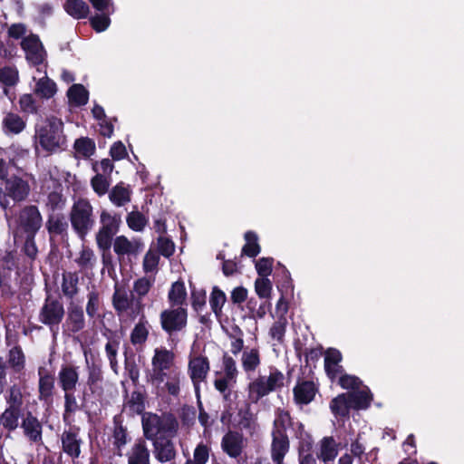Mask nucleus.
<instances>
[{"mask_svg": "<svg viewBox=\"0 0 464 464\" xmlns=\"http://www.w3.org/2000/svg\"><path fill=\"white\" fill-rule=\"evenodd\" d=\"M152 282L146 276L140 277L133 283V293L129 294L124 286L118 284L114 286L111 297L112 307L119 317L127 316L134 321L144 312L142 298L150 292Z\"/></svg>", "mask_w": 464, "mask_h": 464, "instance_id": "nucleus-1", "label": "nucleus"}, {"mask_svg": "<svg viewBox=\"0 0 464 464\" xmlns=\"http://www.w3.org/2000/svg\"><path fill=\"white\" fill-rule=\"evenodd\" d=\"M295 427L301 432L304 428L302 422H295L288 411L277 408L271 430L270 456L274 464H285V457L290 450L287 429H295Z\"/></svg>", "mask_w": 464, "mask_h": 464, "instance_id": "nucleus-2", "label": "nucleus"}, {"mask_svg": "<svg viewBox=\"0 0 464 464\" xmlns=\"http://www.w3.org/2000/svg\"><path fill=\"white\" fill-rule=\"evenodd\" d=\"M35 137L42 149L48 153L63 150L66 143L63 122L54 116L48 118L45 124L36 130Z\"/></svg>", "mask_w": 464, "mask_h": 464, "instance_id": "nucleus-3", "label": "nucleus"}, {"mask_svg": "<svg viewBox=\"0 0 464 464\" xmlns=\"http://www.w3.org/2000/svg\"><path fill=\"white\" fill-rule=\"evenodd\" d=\"M69 219L74 233L84 242L95 226L92 204L85 198L76 200L71 208Z\"/></svg>", "mask_w": 464, "mask_h": 464, "instance_id": "nucleus-4", "label": "nucleus"}, {"mask_svg": "<svg viewBox=\"0 0 464 464\" xmlns=\"http://www.w3.org/2000/svg\"><path fill=\"white\" fill-rule=\"evenodd\" d=\"M64 315L65 310L63 302L59 298L48 295L39 311L38 319L55 335Z\"/></svg>", "mask_w": 464, "mask_h": 464, "instance_id": "nucleus-5", "label": "nucleus"}, {"mask_svg": "<svg viewBox=\"0 0 464 464\" xmlns=\"http://www.w3.org/2000/svg\"><path fill=\"white\" fill-rule=\"evenodd\" d=\"M162 330L169 335L183 331L188 324V310L186 307H171L163 310L160 314Z\"/></svg>", "mask_w": 464, "mask_h": 464, "instance_id": "nucleus-6", "label": "nucleus"}, {"mask_svg": "<svg viewBox=\"0 0 464 464\" xmlns=\"http://www.w3.org/2000/svg\"><path fill=\"white\" fill-rule=\"evenodd\" d=\"M24 437L31 443L35 445H42L44 425L38 417L31 411L27 410L24 412L23 419L20 421V426Z\"/></svg>", "mask_w": 464, "mask_h": 464, "instance_id": "nucleus-7", "label": "nucleus"}, {"mask_svg": "<svg viewBox=\"0 0 464 464\" xmlns=\"http://www.w3.org/2000/svg\"><path fill=\"white\" fill-rule=\"evenodd\" d=\"M62 450L71 459L80 458L83 440L81 436L80 427L71 425L69 429L64 430L61 434Z\"/></svg>", "mask_w": 464, "mask_h": 464, "instance_id": "nucleus-8", "label": "nucleus"}, {"mask_svg": "<svg viewBox=\"0 0 464 464\" xmlns=\"http://www.w3.org/2000/svg\"><path fill=\"white\" fill-rule=\"evenodd\" d=\"M112 446L116 454L121 456L122 449L131 440V437L126 425L122 411L112 418L111 429Z\"/></svg>", "mask_w": 464, "mask_h": 464, "instance_id": "nucleus-9", "label": "nucleus"}, {"mask_svg": "<svg viewBox=\"0 0 464 464\" xmlns=\"http://www.w3.org/2000/svg\"><path fill=\"white\" fill-rule=\"evenodd\" d=\"M68 222L63 213H49L45 223V228L49 234L50 242L57 238L65 240L68 238Z\"/></svg>", "mask_w": 464, "mask_h": 464, "instance_id": "nucleus-10", "label": "nucleus"}, {"mask_svg": "<svg viewBox=\"0 0 464 464\" xmlns=\"http://www.w3.org/2000/svg\"><path fill=\"white\" fill-rule=\"evenodd\" d=\"M38 399L40 401L50 406L53 402L55 392L54 375L44 368L38 370Z\"/></svg>", "mask_w": 464, "mask_h": 464, "instance_id": "nucleus-11", "label": "nucleus"}, {"mask_svg": "<svg viewBox=\"0 0 464 464\" xmlns=\"http://www.w3.org/2000/svg\"><path fill=\"white\" fill-rule=\"evenodd\" d=\"M209 370L210 363L207 356L199 354L189 359L188 371L194 387L200 386V382L207 379Z\"/></svg>", "mask_w": 464, "mask_h": 464, "instance_id": "nucleus-12", "label": "nucleus"}, {"mask_svg": "<svg viewBox=\"0 0 464 464\" xmlns=\"http://www.w3.org/2000/svg\"><path fill=\"white\" fill-rule=\"evenodd\" d=\"M21 226L26 235L36 236L42 227L43 218L34 205L25 207L20 215Z\"/></svg>", "mask_w": 464, "mask_h": 464, "instance_id": "nucleus-13", "label": "nucleus"}, {"mask_svg": "<svg viewBox=\"0 0 464 464\" xmlns=\"http://www.w3.org/2000/svg\"><path fill=\"white\" fill-rule=\"evenodd\" d=\"M21 48L25 52L26 59L34 65L44 63V46L37 34H31L23 38Z\"/></svg>", "mask_w": 464, "mask_h": 464, "instance_id": "nucleus-14", "label": "nucleus"}, {"mask_svg": "<svg viewBox=\"0 0 464 464\" xmlns=\"http://www.w3.org/2000/svg\"><path fill=\"white\" fill-rule=\"evenodd\" d=\"M5 189L14 202H21L27 198L30 193V185L26 179L13 174L5 182Z\"/></svg>", "mask_w": 464, "mask_h": 464, "instance_id": "nucleus-15", "label": "nucleus"}, {"mask_svg": "<svg viewBox=\"0 0 464 464\" xmlns=\"http://www.w3.org/2000/svg\"><path fill=\"white\" fill-rule=\"evenodd\" d=\"M151 441L154 457L159 462L166 463L175 459L177 450L171 439L165 435H160L158 439Z\"/></svg>", "mask_w": 464, "mask_h": 464, "instance_id": "nucleus-16", "label": "nucleus"}, {"mask_svg": "<svg viewBox=\"0 0 464 464\" xmlns=\"http://www.w3.org/2000/svg\"><path fill=\"white\" fill-rule=\"evenodd\" d=\"M222 450L230 458H238L244 449V436L235 430H228L221 440Z\"/></svg>", "mask_w": 464, "mask_h": 464, "instance_id": "nucleus-17", "label": "nucleus"}, {"mask_svg": "<svg viewBox=\"0 0 464 464\" xmlns=\"http://www.w3.org/2000/svg\"><path fill=\"white\" fill-rule=\"evenodd\" d=\"M342 360L343 355L336 348H328L324 353V371L332 382L344 372L343 367L340 364Z\"/></svg>", "mask_w": 464, "mask_h": 464, "instance_id": "nucleus-18", "label": "nucleus"}, {"mask_svg": "<svg viewBox=\"0 0 464 464\" xmlns=\"http://www.w3.org/2000/svg\"><path fill=\"white\" fill-rule=\"evenodd\" d=\"M85 318L83 309L79 304H72L68 307L67 315L63 327L70 334H78L85 328Z\"/></svg>", "mask_w": 464, "mask_h": 464, "instance_id": "nucleus-19", "label": "nucleus"}, {"mask_svg": "<svg viewBox=\"0 0 464 464\" xmlns=\"http://www.w3.org/2000/svg\"><path fill=\"white\" fill-rule=\"evenodd\" d=\"M318 388L313 381H301L293 389L296 404L307 405L314 400Z\"/></svg>", "mask_w": 464, "mask_h": 464, "instance_id": "nucleus-20", "label": "nucleus"}, {"mask_svg": "<svg viewBox=\"0 0 464 464\" xmlns=\"http://www.w3.org/2000/svg\"><path fill=\"white\" fill-rule=\"evenodd\" d=\"M146 393L140 390H135L128 397V392L125 394V401L123 404V410H128L130 416L143 415L146 408Z\"/></svg>", "mask_w": 464, "mask_h": 464, "instance_id": "nucleus-21", "label": "nucleus"}, {"mask_svg": "<svg viewBox=\"0 0 464 464\" xmlns=\"http://www.w3.org/2000/svg\"><path fill=\"white\" fill-rule=\"evenodd\" d=\"M79 382L78 368L72 364L62 365L58 372V384L63 391H75Z\"/></svg>", "mask_w": 464, "mask_h": 464, "instance_id": "nucleus-22", "label": "nucleus"}, {"mask_svg": "<svg viewBox=\"0 0 464 464\" xmlns=\"http://www.w3.org/2000/svg\"><path fill=\"white\" fill-rule=\"evenodd\" d=\"M143 436L149 440L158 439L161 433V417L153 412L141 415Z\"/></svg>", "mask_w": 464, "mask_h": 464, "instance_id": "nucleus-23", "label": "nucleus"}, {"mask_svg": "<svg viewBox=\"0 0 464 464\" xmlns=\"http://www.w3.org/2000/svg\"><path fill=\"white\" fill-rule=\"evenodd\" d=\"M128 464H150V455L144 439L136 440L128 454Z\"/></svg>", "mask_w": 464, "mask_h": 464, "instance_id": "nucleus-24", "label": "nucleus"}, {"mask_svg": "<svg viewBox=\"0 0 464 464\" xmlns=\"http://www.w3.org/2000/svg\"><path fill=\"white\" fill-rule=\"evenodd\" d=\"M350 401L353 410H367L373 401V395L369 387L364 386L362 389H357L348 392Z\"/></svg>", "mask_w": 464, "mask_h": 464, "instance_id": "nucleus-25", "label": "nucleus"}, {"mask_svg": "<svg viewBox=\"0 0 464 464\" xmlns=\"http://www.w3.org/2000/svg\"><path fill=\"white\" fill-rule=\"evenodd\" d=\"M24 412H25L24 409L6 407L0 414L4 429L8 432L14 431L20 426L19 420H22Z\"/></svg>", "mask_w": 464, "mask_h": 464, "instance_id": "nucleus-26", "label": "nucleus"}, {"mask_svg": "<svg viewBox=\"0 0 464 464\" xmlns=\"http://www.w3.org/2000/svg\"><path fill=\"white\" fill-rule=\"evenodd\" d=\"M175 354L172 351H169L164 347L156 348L154 351V356L151 360L153 369L161 371H168L173 365Z\"/></svg>", "mask_w": 464, "mask_h": 464, "instance_id": "nucleus-27", "label": "nucleus"}, {"mask_svg": "<svg viewBox=\"0 0 464 464\" xmlns=\"http://www.w3.org/2000/svg\"><path fill=\"white\" fill-rule=\"evenodd\" d=\"M294 347L298 358H301L302 355L304 356L306 367H309L310 369L315 368V363L323 355V347L321 345L315 348H305L304 350L301 342L297 341L295 342Z\"/></svg>", "mask_w": 464, "mask_h": 464, "instance_id": "nucleus-28", "label": "nucleus"}, {"mask_svg": "<svg viewBox=\"0 0 464 464\" xmlns=\"http://www.w3.org/2000/svg\"><path fill=\"white\" fill-rule=\"evenodd\" d=\"M168 299L170 307H184L187 304V290L183 281L178 280L171 285Z\"/></svg>", "mask_w": 464, "mask_h": 464, "instance_id": "nucleus-29", "label": "nucleus"}, {"mask_svg": "<svg viewBox=\"0 0 464 464\" xmlns=\"http://www.w3.org/2000/svg\"><path fill=\"white\" fill-rule=\"evenodd\" d=\"M123 354L125 372L130 379L132 384L137 386L140 379V368L136 362V355L126 344L124 345Z\"/></svg>", "mask_w": 464, "mask_h": 464, "instance_id": "nucleus-30", "label": "nucleus"}, {"mask_svg": "<svg viewBox=\"0 0 464 464\" xmlns=\"http://www.w3.org/2000/svg\"><path fill=\"white\" fill-rule=\"evenodd\" d=\"M330 409L335 417L349 418L350 410L353 409L347 393H341L330 401Z\"/></svg>", "mask_w": 464, "mask_h": 464, "instance_id": "nucleus-31", "label": "nucleus"}, {"mask_svg": "<svg viewBox=\"0 0 464 464\" xmlns=\"http://www.w3.org/2000/svg\"><path fill=\"white\" fill-rule=\"evenodd\" d=\"M272 392L266 382V376H259L248 385V396L252 402L257 403L263 397Z\"/></svg>", "mask_w": 464, "mask_h": 464, "instance_id": "nucleus-32", "label": "nucleus"}, {"mask_svg": "<svg viewBox=\"0 0 464 464\" xmlns=\"http://www.w3.org/2000/svg\"><path fill=\"white\" fill-rule=\"evenodd\" d=\"M140 318L139 323L135 324L130 335V343L134 346H142L147 342L149 337V329L146 326L148 322L145 318L144 312L142 314H140Z\"/></svg>", "mask_w": 464, "mask_h": 464, "instance_id": "nucleus-33", "label": "nucleus"}, {"mask_svg": "<svg viewBox=\"0 0 464 464\" xmlns=\"http://www.w3.org/2000/svg\"><path fill=\"white\" fill-rule=\"evenodd\" d=\"M63 8L70 16L77 20L86 18L90 13L89 5L83 0H66Z\"/></svg>", "mask_w": 464, "mask_h": 464, "instance_id": "nucleus-34", "label": "nucleus"}, {"mask_svg": "<svg viewBox=\"0 0 464 464\" xmlns=\"http://www.w3.org/2000/svg\"><path fill=\"white\" fill-rule=\"evenodd\" d=\"M67 97L72 105L80 107L88 102L89 92L82 84L74 83L68 89Z\"/></svg>", "mask_w": 464, "mask_h": 464, "instance_id": "nucleus-35", "label": "nucleus"}, {"mask_svg": "<svg viewBox=\"0 0 464 464\" xmlns=\"http://www.w3.org/2000/svg\"><path fill=\"white\" fill-rule=\"evenodd\" d=\"M338 454L337 444L334 437H324L321 440L318 458L324 463L333 461Z\"/></svg>", "mask_w": 464, "mask_h": 464, "instance_id": "nucleus-36", "label": "nucleus"}, {"mask_svg": "<svg viewBox=\"0 0 464 464\" xmlns=\"http://www.w3.org/2000/svg\"><path fill=\"white\" fill-rule=\"evenodd\" d=\"M2 126L6 133L19 134L24 130L26 123L18 114L8 112L3 119Z\"/></svg>", "mask_w": 464, "mask_h": 464, "instance_id": "nucleus-37", "label": "nucleus"}, {"mask_svg": "<svg viewBox=\"0 0 464 464\" xmlns=\"http://www.w3.org/2000/svg\"><path fill=\"white\" fill-rule=\"evenodd\" d=\"M79 276L77 272H64L63 274L62 291L70 299L78 294Z\"/></svg>", "mask_w": 464, "mask_h": 464, "instance_id": "nucleus-38", "label": "nucleus"}, {"mask_svg": "<svg viewBox=\"0 0 464 464\" xmlns=\"http://www.w3.org/2000/svg\"><path fill=\"white\" fill-rule=\"evenodd\" d=\"M244 238L246 244L243 246L241 250V256L248 257H256L261 251V246L258 244V236L255 231L248 230L245 233Z\"/></svg>", "mask_w": 464, "mask_h": 464, "instance_id": "nucleus-39", "label": "nucleus"}, {"mask_svg": "<svg viewBox=\"0 0 464 464\" xmlns=\"http://www.w3.org/2000/svg\"><path fill=\"white\" fill-rule=\"evenodd\" d=\"M7 363L16 373H20L25 367V356L20 345H14L8 352Z\"/></svg>", "mask_w": 464, "mask_h": 464, "instance_id": "nucleus-40", "label": "nucleus"}, {"mask_svg": "<svg viewBox=\"0 0 464 464\" xmlns=\"http://www.w3.org/2000/svg\"><path fill=\"white\" fill-rule=\"evenodd\" d=\"M226 302L227 295L224 291L217 285L213 286L209 296V304L212 312L218 319H219L223 314L222 308Z\"/></svg>", "mask_w": 464, "mask_h": 464, "instance_id": "nucleus-41", "label": "nucleus"}, {"mask_svg": "<svg viewBox=\"0 0 464 464\" xmlns=\"http://www.w3.org/2000/svg\"><path fill=\"white\" fill-rule=\"evenodd\" d=\"M131 191L123 183L115 185L109 193L110 200L117 207L124 206L130 201Z\"/></svg>", "mask_w": 464, "mask_h": 464, "instance_id": "nucleus-42", "label": "nucleus"}, {"mask_svg": "<svg viewBox=\"0 0 464 464\" xmlns=\"http://www.w3.org/2000/svg\"><path fill=\"white\" fill-rule=\"evenodd\" d=\"M260 353L256 348L244 351L242 354V366L246 372H255L260 365Z\"/></svg>", "mask_w": 464, "mask_h": 464, "instance_id": "nucleus-43", "label": "nucleus"}, {"mask_svg": "<svg viewBox=\"0 0 464 464\" xmlns=\"http://www.w3.org/2000/svg\"><path fill=\"white\" fill-rule=\"evenodd\" d=\"M64 392V411L63 413V420L64 422H71V417L80 410L74 391H63Z\"/></svg>", "mask_w": 464, "mask_h": 464, "instance_id": "nucleus-44", "label": "nucleus"}, {"mask_svg": "<svg viewBox=\"0 0 464 464\" xmlns=\"http://www.w3.org/2000/svg\"><path fill=\"white\" fill-rule=\"evenodd\" d=\"M35 93L44 99H50L57 92L56 83L48 77L40 79L35 85Z\"/></svg>", "mask_w": 464, "mask_h": 464, "instance_id": "nucleus-45", "label": "nucleus"}, {"mask_svg": "<svg viewBox=\"0 0 464 464\" xmlns=\"http://www.w3.org/2000/svg\"><path fill=\"white\" fill-rule=\"evenodd\" d=\"M76 153L83 158H89L94 154L96 147L93 140L88 137L76 139L73 144Z\"/></svg>", "mask_w": 464, "mask_h": 464, "instance_id": "nucleus-46", "label": "nucleus"}, {"mask_svg": "<svg viewBox=\"0 0 464 464\" xmlns=\"http://www.w3.org/2000/svg\"><path fill=\"white\" fill-rule=\"evenodd\" d=\"M101 229H103L107 232L112 233L116 235L119 231V227L121 222V217L119 215H111L109 212L103 210L101 213Z\"/></svg>", "mask_w": 464, "mask_h": 464, "instance_id": "nucleus-47", "label": "nucleus"}, {"mask_svg": "<svg viewBox=\"0 0 464 464\" xmlns=\"http://www.w3.org/2000/svg\"><path fill=\"white\" fill-rule=\"evenodd\" d=\"M113 250L119 257L136 253V247L125 236L116 237Z\"/></svg>", "mask_w": 464, "mask_h": 464, "instance_id": "nucleus-48", "label": "nucleus"}, {"mask_svg": "<svg viewBox=\"0 0 464 464\" xmlns=\"http://www.w3.org/2000/svg\"><path fill=\"white\" fill-rule=\"evenodd\" d=\"M179 418L181 425L188 429L194 426L197 418V411L194 406L184 404L179 411Z\"/></svg>", "mask_w": 464, "mask_h": 464, "instance_id": "nucleus-49", "label": "nucleus"}, {"mask_svg": "<svg viewBox=\"0 0 464 464\" xmlns=\"http://www.w3.org/2000/svg\"><path fill=\"white\" fill-rule=\"evenodd\" d=\"M87 304H86V313L87 315L91 318L99 317L98 312L101 305L100 294L96 289H92L89 291L87 294Z\"/></svg>", "mask_w": 464, "mask_h": 464, "instance_id": "nucleus-50", "label": "nucleus"}, {"mask_svg": "<svg viewBox=\"0 0 464 464\" xmlns=\"http://www.w3.org/2000/svg\"><path fill=\"white\" fill-rule=\"evenodd\" d=\"M126 221L131 230L140 232L146 227L148 218L140 211H132L128 214Z\"/></svg>", "mask_w": 464, "mask_h": 464, "instance_id": "nucleus-51", "label": "nucleus"}, {"mask_svg": "<svg viewBox=\"0 0 464 464\" xmlns=\"http://www.w3.org/2000/svg\"><path fill=\"white\" fill-rule=\"evenodd\" d=\"M19 81L18 71L15 67L4 66L0 69V82L5 86H14Z\"/></svg>", "mask_w": 464, "mask_h": 464, "instance_id": "nucleus-52", "label": "nucleus"}, {"mask_svg": "<svg viewBox=\"0 0 464 464\" xmlns=\"http://www.w3.org/2000/svg\"><path fill=\"white\" fill-rule=\"evenodd\" d=\"M209 458L208 447L200 442L197 445L193 453V459H187L185 464H206Z\"/></svg>", "mask_w": 464, "mask_h": 464, "instance_id": "nucleus-53", "label": "nucleus"}, {"mask_svg": "<svg viewBox=\"0 0 464 464\" xmlns=\"http://www.w3.org/2000/svg\"><path fill=\"white\" fill-rule=\"evenodd\" d=\"M65 201L66 199L61 193L52 191L47 196L46 207L52 213H54L56 210H62L64 208Z\"/></svg>", "mask_w": 464, "mask_h": 464, "instance_id": "nucleus-54", "label": "nucleus"}, {"mask_svg": "<svg viewBox=\"0 0 464 464\" xmlns=\"http://www.w3.org/2000/svg\"><path fill=\"white\" fill-rule=\"evenodd\" d=\"M6 403L7 407L23 409V394L20 387L16 384H14L9 388V393L6 397Z\"/></svg>", "mask_w": 464, "mask_h": 464, "instance_id": "nucleus-55", "label": "nucleus"}, {"mask_svg": "<svg viewBox=\"0 0 464 464\" xmlns=\"http://www.w3.org/2000/svg\"><path fill=\"white\" fill-rule=\"evenodd\" d=\"M255 291L260 298H269L272 283L267 277H258L255 281Z\"/></svg>", "mask_w": 464, "mask_h": 464, "instance_id": "nucleus-56", "label": "nucleus"}, {"mask_svg": "<svg viewBox=\"0 0 464 464\" xmlns=\"http://www.w3.org/2000/svg\"><path fill=\"white\" fill-rule=\"evenodd\" d=\"M284 374L276 368H273L270 371L269 376L266 377V382L271 392H275L284 386Z\"/></svg>", "mask_w": 464, "mask_h": 464, "instance_id": "nucleus-57", "label": "nucleus"}, {"mask_svg": "<svg viewBox=\"0 0 464 464\" xmlns=\"http://www.w3.org/2000/svg\"><path fill=\"white\" fill-rule=\"evenodd\" d=\"M90 24L92 29L97 33L105 31L110 24L111 19L104 12L100 14H95L90 18Z\"/></svg>", "mask_w": 464, "mask_h": 464, "instance_id": "nucleus-58", "label": "nucleus"}, {"mask_svg": "<svg viewBox=\"0 0 464 464\" xmlns=\"http://www.w3.org/2000/svg\"><path fill=\"white\" fill-rule=\"evenodd\" d=\"M274 265L273 257H261L256 262V270L260 277H267L272 274Z\"/></svg>", "mask_w": 464, "mask_h": 464, "instance_id": "nucleus-59", "label": "nucleus"}, {"mask_svg": "<svg viewBox=\"0 0 464 464\" xmlns=\"http://www.w3.org/2000/svg\"><path fill=\"white\" fill-rule=\"evenodd\" d=\"M92 189L99 196H103L108 192L110 182L102 174L97 173L91 180Z\"/></svg>", "mask_w": 464, "mask_h": 464, "instance_id": "nucleus-60", "label": "nucleus"}, {"mask_svg": "<svg viewBox=\"0 0 464 464\" xmlns=\"http://www.w3.org/2000/svg\"><path fill=\"white\" fill-rule=\"evenodd\" d=\"M338 377H339L338 384L343 389H345V390L352 389V390L355 391V390L359 389L360 386L362 385V381L358 377H356L354 375H350V374L344 373V372L342 374H340Z\"/></svg>", "mask_w": 464, "mask_h": 464, "instance_id": "nucleus-61", "label": "nucleus"}, {"mask_svg": "<svg viewBox=\"0 0 464 464\" xmlns=\"http://www.w3.org/2000/svg\"><path fill=\"white\" fill-rule=\"evenodd\" d=\"M286 330V319L285 317L279 318L276 321L269 331L271 337L279 343H282Z\"/></svg>", "mask_w": 464, "mask_h": 464, "instance_id": "nucleus-62", "label": "nucleus"}, {"mask_svg": "<svg viewBox=\"0 0 464 464\" xmlns=\"http://www.w3.org/2000/svg\"><path fill=\"white\" fill-rule=\"evenodd\" d=\"M20 108L24 112L26 113H37L38 106L33 94L25 93L23 94L19 99Z\"/></svg>", "mask_w": 464, "mask_h": 464, "instance_id": "nucleus-63", "label": "nucleus"}, {"mask_svg": "<svg viewBox=\"0 0 464 464\" xmlns=\"http://www.w3.org/2000/svg\"><path fill=\"white\" fill-rule=\"evenodd\" d=\"M114 236L115 235H113L112 233L107 232L100 228L98 233L96 234V242L98 247L103 252L110 250Z\"/></svg>", "mask_w": 464, "mask_h": 464, "instance_id": "nucleus-64", "label": "nucleus"}]
</instances>
